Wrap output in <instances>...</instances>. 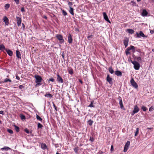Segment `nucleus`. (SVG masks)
<instances>
[{
  "label": "nucleus",
  "instance_id": "42",
  "mask_svg": "<svg viewBox=\"0 0 154 154\" xmlns=\"http://www.w3.org/2000/svg\"><path fill=\"white\" fill-rule=\"evenodd\" d=\"M69 73L70 74H72L73 73L72 70L71 69L69 70Z\"/></svg>",
  "mask_w": 154,
  "mask_h": 154
},
{
  "label": "nucleus",
  "instance_id": "34",
  "mask_svg": "<svg viewBox=\"0 0 154 154\" xmlns=\"http://www.w3.org/2000/svg\"><path fill=\"white\" fill-rule=\"evenodd\" d=\"M109 71L111 74H112L114 72L113 69L111 67L109 68Z\"/></svg>",
  "mask_w": 154,
  "mask_h": 154
},
{
  "label": "nucleus",
  "instance_id": "29",
  "mask_svg": "<svg viewBox=\"0 0 154 154\" xmlns=\"http://www.w3.org/2000/svg\"><path fill=\"white\" fill-rule=\"evenodd\" d=\"M136 131L135 133V136H136L137 135V134L139 133V129L138 128H137L136 129Z\"/></svg>",
  "mask_w": 154,
  "mask_h": 154
},
{
  "label": "nucleus",
  "instance_id": "17",
  "mask_svg": "<svg viewBox=\"0 0 154 154\" xmlns=\"http://www.w3.org/2000/svg\"><path fill=\"white\" fill-rule=\"evenodd\" d=\"M6 51L7 52L8 54L10 56H12L13 55V52L12 51L10 50H6Z\"/></svg>",
  "mask_w": 154,
  "mask_h": 154
},
{
  "label": "nucleus",
  "instance_id": "44",
  "mask_svg": "<svg viewBox=\"0 0 154 154\" xmlns=\"http://www.w3.org/2000/svg\"><path fill=\"white\" fill-rule=\"evenodd\" d=\"M89 106L90 107H94V106L93 105V102H91V104H90V105H89Z\"/></svg>",
  "mask_w": 154,
  "mask_h": 154
},
{
  "label": "nucleus",
  "instance_id": "50",
  "mask_svg": "<svg viewBox=\"0 0 154 154\" xmlns=\"http://www.w3.org/2000/svg\"><path fill=\"white\" fill-rule=\"evenodd\" d=\"M21 11L22 12L25 11L24 8L23 7H22L21 8Z\"/></svg>",
  "mask_w": 154,
  "mask_h": 154
},
{
  "label": "nucleus",
  "instance_id": "2",
  "mask_svg": "<svg viewBox=\"0 0 154 154\" xmlns=\"http://www.w3.org/2000/svg\"><path fill=\"white\" fill-rule=\"evenodd\" d=\"M131 62L133 64L134 68L135 69L137 70L139 69L140 67V65L138 62L135 61H131Z\"/></svg>",
  "mask_w": 154,
  "mask_h": 154
},
{
  "label": "nucleus",
  "instance_id": "30",
  "mask_svg": "<svg viewBox=\"0 0 154 154\" xmlns=\"http://www.w3.org/2000/svg\"><path fill=\"white\" fill-rule=\"evenodd\" d=\"M10 6V5L9 4H5V9H8V8H9Z\"/></svg>",
  "mask_w": 154,
  "mask_h": 154
},
{
  "label": "nucleus",
  "instance_id": "12",
  "mask_svg": "<svg viewBox=\"0 0 154 154\" xmlns=\"http://www.w3.org/2000/svg\"><path fill=\"white\" fill-rule=\"evenodd\" d=\"M3 20L5 22V25H8L9 22V20L8 18L6 17L5 16L3 18Z\"/></svg>",
  "mask_w": 154,
  "mask_h": 154
},
{
  "label": "nucleus",
  "instance_id": "54",
  "mask_svg": "<svg viewBox=\"0 0 154 154\" xmlns=\"http://www.w3.org/2000/svg\"><path fill=\"white\" fill-rule=\"evenodd\" d=\"M113 150V147L112 145L111 146V151H112Z\"/></svg>",
  "mask_w": 154,
  "mask_h": 154
},
{
  "label": "nucleus",
  "instance_id": "32",
  "mask_svg": "<svg viewBox=\"0 0 154 154\" xmlns=\"http://www.w3.org/2000/svg\"><path fill=\"white\" fill-rule=\"evenodd\" d=\"M131 3L134 6H137L136 3L134 1H131Z\"/></svg>",
  "mask_w": 154,
  "mask_h": 154
},
{
  "label": "nucleus",
  "instance_id": "36",
  "mask_svg": "<svg viewBox=\"0 0 154 154\" xmlns=\"http://www.w3.org/2000/svg\"><path fill=\"white\" fill-rule=\"evenodd\" d=\"M88 122L89 125L91 126L92 125L93 122L92 120H90L88 121Z\"/></svg>",
  "mask_w": 154,
  "mask_h": 154
},
{
  "label": "nucleus",
  "instance_id": "57",
  "mask_svg": "<svg viewBox=\"0 0 154 154\" xmlns=\"http://www.w3.org/2000/svg\"><path fill=\"white\" fill-rule=\"evenodd\" d=\"M74 150L75 152H77V149H74Z\"/></svg>",
  "mask_w": 154,
  "mask_h": 154
},
{
  "label": "nucleus",
  "instance_id": "48",
  "mask_svg": "<svg viewBox=\"0 0 154 154\" xmlns=\"http://www.w3.org/2000/svg\"><path fill=\"white\" fill-rule=\"evenodd\" d=\"M25 131L27 134L29 133V131L27 129H25Z\"/></svg>",
  "mask_w": 154,
  "mask_h": 154
},
{
  "label": "nucleus",
  "instance_id": "19",
  "mask_svg": "<svg viewBox=\"0 0 154 154\" xmlns=\"http://www.w3.org/2000/svg\"><path fill=\"white\" fill-rule=\"evenodd\" d=\"M128 50H131L132 52H134L135 50V47L133 46H131L128 48Z\"/></svg>",
  "mask_w": 154,
  "mask_h": 154
},
{
  "label": "nucleus",
  "instance_id": "21",
  "mask_svg": "<svg viewBox=\"0 0 154 154\" xmlns=\"http://www.w3.org/2000/svg\"><path fill=\"white\" fill-rule=\"evenodd\" d=\"M115 74L117 76H121L122 75V72L120 71H116L115 72Z\"/></svg>",
  "mask_w": 154,
  "mask_h": 154
},
{
  "label": "nucleus",
  "instance_id": "33",
  "mask_svg": "<svg viewBox=\"0 0 154 154\" xmlns=\"http://www.w3.org/2000/svg\"><path fill=\"white\" fill-rule=\"evenodd\" d=\"M11 82V81L9 79H5L4 82Z\"/></svg>",
  "mask_w": 154,
  "mask_h": 154
},
{
  "label": "nucleus",
  "instance_id": "61",
  "mask_svg": "<svg viewBox=\"0 0 154 154\" xmlns=\"http://www.w3.org/2000/svg\"><path fill=\"white\" fill-rule=\"evenodd\" d=\"M79 82H80L81 83V84H82V81L81 80H80L79 81Z\"/></svg>",
  "mask_w": 154,
  "mask_h": 154
},
{
  "label": "nucleus",
  "instance_id": "11",
  "mask_svg": "<svg viewBox=\"0 0 154 154\" xmlns=\"http://www.w3.org/2000/svg\"><path fill=\"white\" fill-rule=\"evenodd\" d=\"M57 80L58 82L61 83H63V81L62 79L58 74H57Z\"/></svg>",
  "mask_w": 154,
  "mask_h": 154
},
{
  "label": "nucleus",
  "instance_id": "35",
  "mask_svg": "<svg viewBox=\"0 0 154 154\" xmlns=\"http://www.w3.org/2000/svg\"><path fill=\"white\" fill-rule=\"evenodd\" d=\"M42 125L40 123H38V128H41L42 127Z\"/></svg>",
  "mask_w": 154,
  "mask_h": 154
},
{
  "label": "nucleus",
  "instance_id": "38",
  "mask_svg": "<svg viewBox=\"0 0 154 154\" xmlns=\"http://www.w3.org/2000/svg\"><path fill=\"white\" fill-rule=\"evenodd\" d=\"M68 5L70 8H72V2H69L68 3Z\"/></svg>",
  "mask_w": 154,
  "mask_h": 154
},
{
  "label": "nucleus",
  "instance_id": "40",
  "mask_svg": "<svg viewBox=\"0 0 154 154\" xmlns=\"http://www.w3.org/2000/svg\"><path fill=\"white\" fill-rule=\"evenodd\" d=\"M130 50H128V48L126 50V55H128V54H130V53L129 52V51H130Z\"/></svg>",
  "mask_w": 154,
  "mask_h": 154
},
{
  "label": "nucleus",
  "instance_id": "25",
  "mask_svg": "<svg viewBox=\"0 0 154 154\" xmlns=\"http://www.w3.org/2000/svg\"><path fill=\"white\" fill-rule=\"evenodd\" d=\"M36 119L37 120H39V121H40L41 122L42 121V119L37 114L36 115Z\"/></svg>",
  "mask_w": 154,
  "mask_h": 154
},
{
  "label": "nucleus",
  "instance_id": "37",
  "mask_svg": "<svg viewBox=\"0 0 154 154\" xmlns=\"http://www.w3.org/2000/svg\"><path fill=\"white\" fill-rule=\"evenodd\" d=\"M7 131L10 134H12L13 133V131L11 129H8L7 130Z\"/></svg>",
  "mask_w": 154,
  "mask_h": 154
},
{
  "label": "nucleus",
  "instance_id": "52",
  "mask_svg": "<svg viewBox=\"0 0 154 154\" xmlns=\"http://www.w3.org/2000/svg\"><path fill=\"white\" fill-rule=\"evenodd\" d=\"M153 107H151L149 109V111H152L153 110Z\"/></svg>",
  "mask_w": 154,
  "mask_h": 154
},
{
  "label": "nucleus",
  "instance_id": "13",
  "mask_svg": "<svg viewBox=\"0 0 154 154\" xmlns=\"http://www.w3.org/2000/svg\"><path fill=\"white\" fill-rule=\"evenodd\" d=\"M41 148L45 150L46 149H47V146L46 145V144H45V143H42L41 144Z\"/></svg>",
  "mask_w": 154,
  "mask_h": 154
},
{
  "label": "nucleus",
  "instance_id": "63",
  "mask_svg": "<svg viewBox=\"0 0 154 154\" xmlns=\"http://www.w3.org/2000/svg\"><path fill=\"white\" fill-rule=\"evenodd\" d=\"M22 24L23 25V27H24V24L23 23H22Z\"/></svg>",
  "mask_w": 154,
  "mask_h": 154
},
{
  "label": "nucleus",
  "instance_id": "5",
  "mask_svg": "<svg viewBox=\"0 0 154 154\" xmlns=\"http://www.w3.org/2000/svg\"><path fill=\"white\" fill-rule=\"evenodd\" d=\"M130 144V142L129 141H128L125 144L124 149V152H126L128 149L129 147Z\"/></svg>",
  "mask_w": 154,
  "mask_h": 154
},
{
  "label": "nucleus",
  "instance_id": "24",
  "mask_svg": "<svg viewBox=\"0 0 154 154\" xmlns=\"http://www.w3.org/2000/svg\"><path fill=\"white\" fill-rule=\"evenodd\" d=\"M119 104L120 107L121 108H122L123 107V106L122 103V100L121 99H120L119 100Z\"/></svg>",
  "mask_w": 154,
  "mask_h": 154
},
{
  "label": "nucleus",
  "instance_id": "7",
  "mask_svg": "<svg viewBox=\"0 0 154 154\" xmlns=\"http://www.w3.org/2000/svg\"><path fill=\"white\" fill-rule=\"evenodd\" d=\"M137 37L138 38H140V37H146L145 35L141 31H140L139 33H137Z\"/></svg>",
  "mask_w": 154,
  "mask_h": 154
},
{
  "label": "nucleus",
  "instance_id": "53",
  "mask_svg": "<svg viewBox=\"0 0 154 154\" xmlns=\"http://www.w3.org/2000/svg\"><path fill=\"white\" fill-rule=\"evenodd\" d=\"M92 37H93L92 35H89V36H88V39H89L90 38H92Z\"/></svg>",
  "mask_w": 154,
  "mask_h": 154
},
{
  "label": "nucleus",
  "instance_id": "31",
  "mask_svg": "<svg viewBox=\"0 0 154 154\" xmlns=\"http://www.w3.org/2000/svg\"><path fill=\"white\" fill-rule=\"evenodd\" d=\"M136 59L139 62H141L142 60L141 58L140 57H137L136 58Z\"/></svg>",
  "mask_w": 154,
  "mask_h": 154
},
{
  "label": "nucleus",
  "instance_id": "47",
  "mask_svg": "<svg viewBox=\"0 0 154 154\" xmlns=\"http://www.w3.org/2000/svg\"><path fill=\"white\" fill-rule=\"evenodd\" d=\"M90 140L91 142H93L94 141V139L93 137H91L90 138Z\"/></svg>",
  "mask_w": 154,
  "mask_h": 154
},
{
  "label": "nucleus",
  "instance_id": "60",
  "mask_svg": "<svg viewBox=\"0 0 154 154\" xmlns=\"http://www.w3.org/2000/svg\"><path fill=\"white\" fill-rule=\"evenodd\" d=\"M147 129H152L153 130V128H147Z\"/></svg>",
  "mask_w": 154,
  "mask_h": 154
},
{
  "label": "nucleus",
  "instance_id": "22",
  "mask_svg": "<svg viewBox=\"0 0 154 154\" xmlns=\"http://www.w3.org/2000/svg\"><path fill=\"white\" fill-rule=\"evenodd\" d=\"M126 31L128 32L129 33L132 34L134 32L133 30L131 29H128L126 30Z\"/></svg>",
  "mask_w": 154,
  "mask_h": 154
},
{
  "label": "nucleus",
  "instance_id": "16",
  "mask_svg": "<svg viewBox=\"0 0 154 154\" xmlns=\"http://www.w3.org/2000/svg\"><path fill=\"white\" fill-rule=\"evenodd\" d=\"M68 42L69 43H71L72 42V36L70 34H69V35L68 37Z\"/></svg>",
  "mask_w": 154,
  "mask_h": 154
},
{
  "label": "nucleus",
  "instance_id": "20",
  "mask_svg": "<svg viewBox=\"0 0 154 154\" xmlns=\"http://www.w3.org/2000/svg\"><path fill=\"white\" fill-rule=\"evenodd\" d=\"M148 14L147 12L145 10H143L142 13V16H146Z\"/></svg>",
  "mask_w": 154,
  "mask_h": 154
},
{
  "label": "nucleus",
  "instance_id": "56",
  "mask_svg": "<svg viewBox=\"0 0 154 154\" xmlns=\"http://www.w3.org/2000/svg\"><path fill=\"white\" fill-rule=\"evenodd\" d=\"M16 78L18 80H20V77H19L17 75L16 76Z\"/></svg>",
  "mask_w": 154,
  "mask_h": 154
},
{
  "label": "nucleus",
  "instance_id": "51",
  "mask_svg": "<svg viewBox=\"0 0 154 154\" xmlns=\"http://www.w3.org/2000/svg\"><path fill=\"white\" fill-rule=\"evenodd\" d=\"M19 88L22 89L23 88V86L22 85H20L19 87Z\"/></svg>",
  "mask_w": 154,
  "mask_h": 154
},
{
  "label": "nucleus",
  "instance_id": "59",
  "mask_svg": "<svg viewBox=\"0 0 154 154\" xmlns=\"http://www.w3.org/2000/svg\"><path fill=\"white\" fill-rule=\"evenodd\" d=\"M136 113H134V112L133 111V112L132 114H131L132 116H133L134 115V114H135Z\"/></svg>",
  "mask_w": 154,
  "mask_h": 154
},
{
  "label": "nucleus",
  "instance_id": "26",
  "mask_svg": "<svg viewBox=\"0 0 154 154\" xmlns=\"http://www.w3.org/2000/svg\"><path fill=\"white\" fill-rule=\"evenodd\" d=\"M5 47L3 45H0V50H3L5 49Z\"/></svg>",
  "mask_w": 154,
  "mask_h": 154
},
{
  "label": "nucleus",
  "instance_id": "28",
  "mask_svg": "<svg viewBox=\"0 0 154 154\" xmlns=\"http://www.w3.org/2000/svg\"><path fill=\"white\" fill-rule=\"evenodd\" d=\"M14 127H15V129L17 132H19V128L17 126L14 125Z\"/></svg>",
  "mask_w": 154,
  "mask_h": 154
},
{
  "label": "nucleus",
  "instance_id": "6",
  "mask_svg": "<svg viewBox=\"0 0 154 154\" xmlns=\"http://www.w3.org/2000/svg\"><path fill=\"white\" fill-rule=\"evenodd\" d=\"M103 16L104 19L106 21L109 22V23H111L109 20L108 16L106 15V13L105 12H103Z\"/></svg>",
  "mask_w": 154,
  "mask_h": 154
},
{
  "label": "nucleus",
  "instance_id": "18",
  "mask_svg": "<svg viewBox=\"0 0 154 154\" xmlns=\"http://www.w3.org/2000/svg\"><path fill=\"white\" fill-rule=\"evenodd\" d=\"M1 149L2 150H5L6 151H7L9 150H10L11 149L8 147H7V146H5L4 147H3V148H1Z\"/></svg>",
  "mask_w": 154,
  "mask_h": 154
},
{
  "label": "nucleus",
  "instance_id": "8",
  "mask_svg": "<svg viewBox=\"0 0 154 154\" xmlns=\"http://www.w3.org/2000/svg\"><path fill=\"white\" fill-rule=\"evenodd\" d=\"M129 42L128 38H125L124 40V44L125 46V48L127 47L128 45Z\"/></svg>",
  "mask_w": 154,
  "mask_h": 154
},
{
  "label": "nucleus",
  "instance_id": "15",
  "mask_svg": "<svg viewBox=\"0 0 154 154\" xmlns=\"http://www.w3.org/2000/svg\"><path fill=\"white\" fill-rule=\"evenodd\" d=\"M16 56L19 58L21 59V54L20 52L18 50L16 51Z\"/></svg>",
  "mask_w": 154,
  "mask_h": 154
},
{
  "label": "nucleus",
  "instance_id": "41",
  "mask_svg": "<svg viewBox=\"0 0 154 154\" xmlns=\"http://www.w3.org/2000/svg\"><path fill=\"white\" fill-rule=\"evenodd\" d=\"M16 4H19L20 3V0H14Z\"/></svg>",
  "mask_w": 154,
  "mask_h": 154
},
{
  "label": "nucleus",
  "instance_id": "43",
  "mask_svg": "<svg viewBox=\"0 0 154 154\" xmlns=\"http://www.w3.org/2000/svg\"><path fill=\"white\" fill-rule=\"evenodd\" d=\"M20 117H21V119L22 120L25 119V116H24L23 115H21L20 116Z\"/></svg>",
  "mask_w": 154,
  "mask_h": 154
},
{
  "label": "nucleus",
  "instance_id": "64",
  "mask_svg": "<svg viewBox=\"0 0 154 154\" xmlns=\"http://www.w3.org/2000/svg\"><path fill=\"white\" fill-rule=\"evenodd\" d=\"M56 154H60V153H59L58 152H57Z\"/></svg>",
  "mask_w": 154,
  "mask_h": 154
},
{
  "label": "nucleus",
  "instance_id": "3",
  "mask_svg": "<svg viewBox=\"0 0 154 154\" xmlns=\"http://www.w3.org/2000/svg\"><path fill=\"white\" fill-rule=\"evenodd\" d=\"M56 37L60 41V42L61 43L64 42V40L63 39L62 35L60 34H57L56 35Z\"/></svg>",
  "mask_w": 154,
  "mask_h": 154
},
{
  "label": "nucleus",
  "instance_id": "49",
  "mask_svg": "<svg viewBox=\"0 0 154 154\" xmlns=\"http://www.w3.org/2000/svg\"><path fill=\"white\" fill-rule=\"evenodd\" d=\"M49 81L53 82L54 81V79L53 78H51L49 80Z\"/></svg>",
  "mask_w": 154,
  "mask_h": 154
},
{
  "label": "nucleus",
  "instance_id": "62",
  "mask_svg": "<svg viewBox=\"0 0 154 154\" xmlns=\"http://www.w3.org/2000/svg\"><path fill=\"white\" fill-rule=\"evenodd\" d=\"M141 0H137V2H140Z\"/></svg>",
  "mask_w": 154,
  "mask_h": 154
},
{
  "label": "nucleus",
  "instance_id": "1",
  "mask_svg": "<svg viewBox=\"0 0 154 154\" xmlns=\"http://www.w3.org/2000/svg\"><path fill=\"white\" fill-rule=\"evenodd\" d=\"M34 77L35 79V82L36 83L35 85V87H37L41 85V82L42 80V77L40 76L37 75H35Z\"/></svg>",
  "mask_w": 154,
  "mask_h": 154
},
{
  "label": "nucleus",
  "instance_id": "55",
  "mask_svg": "<svg viewBox=\"0 0 154 154\" xmlns=\"http://www.w3.org/2000/svg\"><path fill=\"white\" fill-rule=\"evenodd\" d=\"M0 114L2 115H4L3 111H0Z\"/></svg>",
  "mask_w": 154,
  "mask_h": 154
},
{
  "label": "nucleus",
  "instance_id": "10",
  "mask_svg": "<svg viewBox=\"0 0 154 154\" xmlns=\"http://www.w3.org/2000/svg\"><path fill=\"white\" fill-rule=\"evenodd\" d=\"M140 109L138 106H135L134 107L133 111L134 113H137L139 111Z\"/></svg>",
  "mask_w": 154,
  "mask_h": 154
},
{
  "label": "nucleus",
  "instance_id": "27",
  "mask_svg": "<svg viewBox=\"0 0 154 154\" xmlns=\"http://www.w3.org/2000/svg\"><path fill=\"white\" fill-rule=\"evenodd\" d=\"M45 97H52L53 96L51 94H46L45 95Z\"/></svg>",
  "mask_w": 154,
  "mask_h": 154
},
{
  "label": "nucleus",
  "instance_id": "58",
  "mask_svg": "<svg viewBox=\"0 0 154 154\" xmlns=\"http://www.w3.org/2000/svg\"><path fill=\"white\" fill-rule=\"evenodd\" d=\"M150 32L151 33H153V30H151Z\"/></svg>",
  "mask_w": 154,
  "mask_h": 154
},
{
  "label": "nucleus",
  "instance_id": "39",
  "mask_svg": "<svg viewBox=\"0 0 154 154\" xmlns=\"http://www.w3.org/2000/svg\"><path fill=\"white\" fill-rule=\"evenodd\" d=\"M141 108L144 111H145L146 110V108L144 106H142Z\"/></svg>",
  "mask_w": 154,
  "mask_h": 154
},
{
  "label": "nucleus",
  "instance_id": "4",
  "mask_svg": "<svg viewBox=\"0 0 154 154\" xmlns=\"http://www.w3.org/2000/svg\"><path fill=\"white\" fill-rule=\"evenodd\" d=\"M130 82L131 85L135 88H137L138 87L137 83L135 82L133 79H131Z\"/></svg>",
  "mask_w": 154,
  "mask_h": 154
},
{
  "label": "nucleus",
  "instance_id": "23",
  "mask_svg": "<svg viewBox=\"0 0 154 154\" xmlns=\"http://www.w3.org/2000/svg\"><path fill=\"white\" fill-rule=\"evenodd\" d=\"M69 12L71 14L74 15L73 9L72 8H70Z\"/></svg>",
  "mask_w": 154,
  "mask_h": 154
},
{
  "label": "nucleus",
  "instance_id": "14",
  "mask_svg": "<svg viewBox=\"0 0 154 154\" xmlns=\"http://www.w3.org/2000/svg\"><path fill=\"white\" fill-rule=\"evenodd\" d=\"M106 79L107 81L109 83V84H112V78L109 77V75H108L107 76Z\"/></svg>",
  "mask_w": 154,
  "mask_h": 154
},
{
  "label": "nucleus",
  "instance_id": "9",
  "mask_svg": "<svg viewBox=\"0 0 154 154\" xmlns=\"http://www.w3.org/2000/svg\"><path fill=\"white\" fill-rule=\"evenodd\" d=\"M17 23L18 26H19L20 25L21 23V18L18 17H16Z\"/></svg>",
  "mask_w": 154,
  "mask_h": 154
},
{
  "label": "nucleus",
  "instance_id": "46",
  "mask_svg": "<svg viewBox=\"0 0 154 154\" xmlns=\"http://www.w3.org/2000/svg\"><path fill=\"white\" fill-rule=\"evenodd\" d=\"M53 103V106L54 107V109H55L57 111V107L55 106V104H54V103Z\"/></svg>",
  "mask_w": 154,
  "mask_h": 154
},
{
  "label": "nucleus",
  "instance_id": "45",
  "mask_svg": "<svg viewBox=\"0 0 154 154\" xmlns=\"http://www.w3.org/2000/svg\"><path fill=\"white\" fill-rule=\"evenodd\" d=\"M63 13L64 16H66L67 14V13L64 10L63 11Z\"/></svg>",
  "mask_w": 154,
  "mask_h": 154
}]
</instances>
